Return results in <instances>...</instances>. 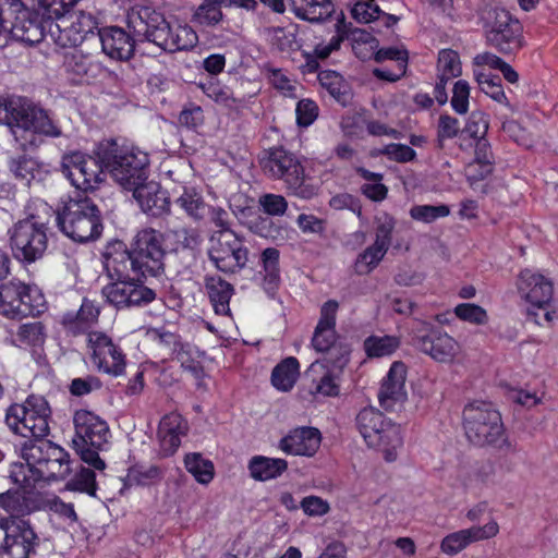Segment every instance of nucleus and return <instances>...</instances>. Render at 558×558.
<instances>
[{"label":"nucleus","instance_id":"obj_57","mask_svg":"<svg viewBox=\"0 0 558 558\" xmlns=\"http://www.w3.org/2000/svg\"><path fill=\"white\" fill-rule=\"evenodd\" d=\"M487 131L488 120L486 116L482 111H473L470 114L465 126L462 129L461 134H466L476 142L478 140H484Z\"/></svg>","mask_w":558,"mask_h":558},{"label":"nucleus","instance_id":"obj_43","mask_svg":"<svg viewBox=\"0 0 558 558\" xmlns=\"http://www.w3.org/2000/svg\"><path fill=\"white\" fill-rule=\"evenodd\" d=\"M295 15L302 20L319 23L331 17L335 13L333 2H291Z\"/></svg>","mask_w":558,"mask_h":558},{"label":"nucleus","instance_id":"obj_27","mask_svg":"<svg viewBox=\"0 0 558 558\" xmlns=\"http://www.w3.org/2000/svg\"><path fill=\"white\" fill-rule=\"evenodd\" d=\"M322 435L315 427H298L280 440V449L289 454L312 457L320 446Z\"/></svg>","mask_w":558,"mask_h":558},{"label":"nucleus","instance_id":"obj_58","mask_svg":"<svg viewBox=\"0 0 558 558\" xmlns=\"http://www.w3.org/2000/svg\"><path fill=\"white\" fill-rule=\"evenodd\" d=\"M259 206L266 216H282L288 209V203L282 195L264 194L258 199Z\"/></svg>","mask_w":558,"mask_h":558},{"label":"nucleus","instance_id":"obj_54","mask_svg":"<svg viewBox=\"0 0 558 558\" xmlns=\"http://www.w3.org/2000/svg\"><path fill=\"white\" fill-rule=\"evenodd\" d=\"M450 214V208L445 205H416L410 209V216L414 220L430 223L438 218L447 217Z\"/></svg>","mask_w":558,"mask_h":558},{"label":"nucleus","instance_id":"obj_12","mask_svg":"<svg viewBox=\"0 0 558 558\" xmlns=\"http://www.w3.org/2000/svg\"><path fill=\"white\" fill-rule=\"evenodd\" d=\"M44 296L17 279L0 284V314L8 318L35 316L44 311Z\"/></svg>","mask_w":558,"mask_h":558},{"label":"nucleus","instance_id":"obj_7","mask_svg":"<svg viewBox=\"0 0 558 558\" xmlns=\"http://www.w3.org/2000/svg\"><path fill=\"white\" fill-rule=\"evenodd\" d=\"M73 422L75 436L72 442L75 451L85 463L96 470H105L106 463L99 457V451L108 444L110 432L107 422L87 410L76 411Z\"/></svg>","mask_w":558,"mask_h":558},{"label":"nucleus","instance_id":"obj_17","mask_svg":"<svg viewBox=\"0 0 558 558\" xmlns=\"http://www.w3.org/2000/svg\"><path fill=\"white\" fill-rule=\"evenodd\" d=\"M210 242L208 257L219 271L231 275L246 266L248 250L234 232H218Z\"/></svg>","mask_w":558,"mask_h":558},{"label":"nucleus","instance_id":"obj_1","mask_svg":"<svg viewBox=\"0 0 558 558\" xmlns=\"http://www.w3.org/2000/svg\"><path fill=\"white\" fill-rule=\"evenodd\" d=\"M0 121L5 122L22 150L35 149L38 146V135H62L49 111L25 96L0 97Z\"/></svg>","mask_w":558,"mask_h":558},{"label":"nucleus","instance_id":"obj_49","mask_svg":"<svg viewBox=\"0 0 558 558\" xmlns=\"http://www.w3.org/2000/svg\"><path fill=\"white\" fill-rule=\"evenodd\" d=\"M400 345L395 336H369L364 340V350L369 357H383L392 354Z\"/></svg>","mask_w":558,"mask_h":558},{"label":"nucleus","instance_id":"obj_23","mask_svg":"<svg viewBox=\"0 0 558 558\" xmlns=\"http://www.w3.org/2000/svg\"><path fill=\"white\" fill-rule=\"evenodd\" d=\"M498 531L499 526L496 521H489L484 526H471L460 530L444 537L440 549L442 553L453 556L472 543L494 537Z\"/></svg>","mask_w":558,"mask_h":558},{"label":"nucleus","instance_id":"obj_37","mask_svg":"<svg viewBox=\"0 0 558 558\" xmlns=\"http://www.w3.org/2000/svg\"><path fill=\"white\" fill-rule=\"evenodd\" d=\"M473 162L480 163V167H482V174H476L474 172V166H466L465 175L471 184L484 180L493 172L495 160L494 155L492 153L490 144L486 138L478 140L475 142Z\"/></svg>","mask_w":558,"mask_h":558},{"label":"nucleus","instance_id":"obj_50","mask_svg":"<svg viewBox=\"0 0 558 558\" xmlns=\"http://www.w3.org/2000/svg\"><path fill=\"white\" fill-rule=\"evenodd\" d=\"M175 204L195 220L203 219L207 209L202 195L193 189H184L183 193L175 199Z\"/></svg>","mask_w":558,"mask_h":558},{"label":"nucleus","instance_id":"obj_5","mask_svg":"<svg viewBox=\"0 0 558 558\" xmlns=\"http://www.w3.org/2000/svg\"><path fill=\"white\" fill-rule=\"evenodd\" d=\"M57 225L63 234L78 243L98 239L104 229L98 206L80 192L58 209Z\"/></svg>","mask_w":558,"mask_h":558},{"label":"nucleus","instance_id":"obj_22","mask_svg":"<svg viewBox=\"0 0 558 558\" xmlns=\"http://www.w3.org/2000/svg\"><path fill=\"white\" fill-rule=\"evenodd\" d=\"M12 4L23 7V9L19 11L15 21L10 28L12 37L27 45H34L41 41L45 36L44 23H51V20H44L39 3L37 2L36 9L34 8L36 16H33V13L24 2H12Z\"/></svg>","mask_w":558,"mask_h":558},{"label":"nucleus","instance_id":"obj_56","mask_svg":"<svg viewBox=\"0 0 558 558\" xmlns=\"http://www.w3.org/2000/svg\"><path fill=\"white\" fill-rule=\"evenodd\" d=\"M438 73H445L447 77L461 75V62L458 52L451 49H442L438 53Z\"/></svg>","mask_w":558,"mask_h":558},{"label":"nucleus","instance_id":"obj_53","mask_svg":"<svg viewBox=\"0 0 558 558\" xmlns=\"http://www.w3.org/2000/svg\"><path fill=\"white\" fill-rule=\"evenodd\" d=\"M387 251H388L387 247H385L376 242L373 245L368 246L366 250H364L359 255V257L356 259L357 271L359 272L371 271L384 258Z\"/></svg>","mask_w":558,"mask_h":558},{"label":"nucleus","instance_id":"obj_24","mask_svg":"<svg viewBox=\"0 0 558 558\" xmlns=\"http://www.w3.org/2000/svg\"><path fill=\"white\" fill-rule=\"evenodd\" d=\"M405 377L407 367L404 363L393 362L378 392L379 403L386 411L393 410L396 404L403 403L407 400Z\"/></svg>","mask_w":558,"mask_h":558},{"label":"nucleus","instance_id":"obj_14","mask_svg":"<svg viewBox=\"0 0 558 558\" xmlns=\"http://www.w3.org/2000/svg\"><path fill=\"white\" fill-rule=\"evenodd\" d=\"M486 20L487 45L504 54L514 53L523 47V27L509 11L495 8L488 12Z\"/></svg>","mask_w":558,"mask_h":558},{"label":"nucleus","instance_id":"obj_11","mask_svg":"<svg viewBox=\"0 0 558 558\" xmlns=\"http://www.w3.org/2000/svg\"><path fill=\"white\" fill-rule=\"evenodd\" d=\"M8 235L12 255L22 263L40 259L48 246L47 227L34 216L15 222Z\"/></svg>","mask_w":558,"mask_h":558},{"label":"nucleus","instance_id":"obj_42","mask_svg":"<svg viewBox=\"0 0 558 558\" xmlns=\"http://www.w3.org/2000/svg\"><path fill=\"white\" fill-rule=\"evenodd\" d=\"M177 243L181 248L175 250V254L190 260L185 268H190L196 259V252L202 243V236L196 229L180 228L172 231Z\"/></svg>","mask_w":558,"mask_h":558},{"label":"nucleus","instance_id":"obj_4","mask_svg":"<svg viewBox=\"0 0 558 558\" xmlns=\"http://www.w3.org/2000/svg\"><path fill=\"white\" fill-rule=\"evenodd\" d=\"M44 20H51L49 36L61 48L76 47L98 27L97 19L75 8L77 2H38Z\"/></svg>","mask_w":558,"mask_h":558},{"label":"nucleus","instance_id":"obj_21","mask_svg":"<svg viewBox=\"0 0 558 558\" xmlns=\"http://www.w3.org/2000/svg\"><path fill=\"white\" fill-rule=\"evenodd\" d=\"M106 170L99 158L96 156L86 157L80 153L66 157L63 162V173L71 183L78 190H94L101 181L100 175Z\"/></svg>","mask_w":558,"mask_h":558},{"label":"nucleus","instance_id":"obj_15","mask_svg":"<svg viewBox=\"0 0 558 558\" xmlns=\"http://www.w3.org/2000/svg\"><path fill=\"white\" fill-rule=\"evenodd\" d=\"M38 546L39 537L28 521L0 520V558H29Z\"/></svg>","mask_w":558,"mask_h":558},{"label":"nucleus","instance_id":"obj_38","mask_svg":"<svg viewBox=\"0 0 558 558\" xmlns=\"http://www.w3.org/2000/svg\"><path fill=\"white\" fill-rule=\"evenodd\" d=\"M307 376L312 377L313 383H316L315 390L326 397H336L339 395L340 387L338 378L327 369L324 362L316 361L311 364L307 369Z\"/></svg>","mask_w":558,"mask_h":558},{"label":"nucleus","instance_id":"obj_26","mask_svg":"<svg viewBox=\"0 0 558 558\" xmlns=\"http://www.w3.org/2000/svg\"><path fill=\"white\" fill-rule=\"evenodd\" d=\"M102 51L111 59L129 60L137 43H141L134 34L131 36L118 26L105 27L99 31Z\"/></svg>","mask_w":558,"mask_h":558},{"label":"nucleus","instance_id":"obj_51","mask_svg":"<svg viewBox=\"0 0 558 558\" xmlns=\"http://www.w3.org/2000/svg\"><path fill=\"white\" fill-rule=\"evenodd\" d=\"M46 338L45 326L40 322L23 324L16 332L20 345L40 347Z\"/></svg>","mask_w":558,"mask_h":558},{"label":"nucleus","instance_id":"obj_9","mask_svg":"<svg viewBox=\"0 0 558 558\" xmlns=\"http://www.w3.org/2000/svg\"><path fill=\"white\" fill-rule=\"evenodd\" d=\"M259 163L268 177L282 180L291 194L304 199L315 195L314 186L306 183L304 167L293 153L274 147L263 153Z\"/></svg>","mask_w":558,"mask_h":558},{"label":"nucleus","instance_id":"obj_55","mask_svg":"<svg viewBox=\"0 0 558 558\" xmlns=\"http://www.w3.org/2000/svg\"><path fill=\"white\" fill-rule=\"evenodd\" d=\"M10 169L14 173L16 179L29 184L32 180L39 173L37 162L29 157L22 156L17 159H12L10 162Z\"/></svg>","mask_w":558,"mask_h":558},{"label":"nucleus","instance_id":"obj_30","mask_svg":"<svg viewBox=\"0 0 558 558\" xmlns=\"http://www.w3.org/2000/svg\"><path fill=\"white\" fill-rule=\"evenodd\" d=\"M198 43V36L195 31L187 25H178L172 28L167 23V27L158 32L156 45L165 51L175 52L180 50H190Z\"/></svg>","mask_w":558,"mask_h":558},{"label":"nucleus","instance_id":"obj_13","mask_svg":"<svg viewBox=\"0 0 558 558\" xmlns=\"http://www.w3.org/2000/svg\"><path fill=\"white\" fill-rule=\"evenodd\" d=\"M163 234L153 228L140 230L131 245L132 270L143 277H156L163 270Z\"/></svg>","mask_w":558,"mask_h":558},{"label":"nucleus","instance_id":"obj_19","mask_svg":"<svg viewBox=\"0 0 558 558\" xmlns=\"http://www.w3.org/2000/svg\"><path fill=\"white\" fill-rule=\"evenodd\" d=\"M101 294L109 304L118 310L146 305L156 298V293L151 289L128 280V278L111 280L101 289Z\"/></svg>","mask_w":558,"mask_h":558},{"label":"nucleus","instance_id":"obj_60","mask_svg":"<svg viewBox=\"0 0 558 558\" xmlns=\"http://www.w3.org/2000/svg\"><path fill=\"white\" fill-rule=\"evenodd\" d=\"M173 355L180 362L181 366L189 371L195 378L199 379L203 377V366L198 361L193 359L190 344L184 343L180 345L179 349H175Z\"/></svg>","mask_w":558,"mask_h":558},{"label":"nucleus","instance_id":"obj_3","mask_svg":"<svg viewBox=\"0 0 558 558\" xmlns=\"http://www.w3.org/2000/svg\"><path fill=\"white\" fill-rule=\"evenodd\" d=\"M463 428L475 446L492 447L506 454L520 451L517 441L507 436L500 413L490 403H469L463 410Z\"/></svg>","mask_w":558,"mask_h":558},{"label":"nucleus","instance_id":"obj_32","mask_svg":"<svg viewBox=\"0 0 558 558\" xmlns=\"http://www.w3.org/2000/svg\"><path fill=\"white\" fill-rule=\"evenodd\" d=\"M105 268L110 280L126 279L129 277L128 269L132 268V251L118 241L107 247L104 254Z\"/></svg>","mask_w":558,"mask_h":558},{"label":"nucleus","instance_id":"obj_31","mask_svg":"<svg viewBox=\"0 0 558 558\" xmlns=\"http://www.w3.org/2000/svg\"><path fill=\"white\" fill-rule=\"evenodd\" d=\"M185 430V423L179 414L171 413L161 418L157 435L163 456H171L178 450Z\"/></svg>","mask_w":558,"mask_h":558},{"label":"nucleus","instance_id":"obj_52","mask_svg":"<svg viewBox=\"0 0 558 558\" xmlns=\"http://www.w3.org/2000/svg\"><path fill=\"white\" fill-rule=\"evenodd\" d=\"M66 489L86 493L93 497L96 496L97 483L95 472L82 466L74 477L66 483Z\"/></svg>","mask_w":558,"mask_h":558},{"label":"nucleus","instance_id":"obj_2","mask_svg":"<svg viewBox=\"0 0 558 558\" xmlns=\"http://www.w3.org/2000/svg\"><path fill=\"white\" fill-rule=\"evenodd\" d=\"M97 156L114 182L131 191L148 179V154L135 146H120L116 140H104L95 149Z\"/></svg>","mask_w":558,"mask_h":558},{"label":"nucleus","instance_id":"obj_64","mask_svg":"<svg viewBox=\"0 0 558 558\" xmlns=\"http://www.w3.org/2000/svg\"><path fill=\"white\" fill-rule=\"evenodd\" d=\"M381 13L376 2H354L351 9L353 19L359 23H371Z\"/></svg>","mask_w":558,"mask_h":558},{"label":"nucleus","instance_id":"obj_39","mask_svg":"<svg viewBox=\"0 0 558 558\" xmlns=\"http://www.w3.org/2000/svg\"><path fill=\"white\" fill-rule=\"evenodd\" d=\"M0 507L11 515L23 517L34 511L36 505L25 490L9 489L0 494Z\"/></svg>","mask_w":558,"mask_h":558},{"label":"nucleus","instance_id":"obj_47","mask_svg":"<svg viewBox=\"0 0 558 558\" xmlns=\"http://www.w3.org/2000/svg\"><path fill=\"white\" fill-rule=\"evenodd\" d=\"M474 77L483 93L499 104H504L512 110L506 94L504 92L501 80L498 75H493L484 71H474Z\"/></svg>","mask_w":558,"mask_h":558},{"label":"nucleus","instance_id":"obj_61","mask_svg":"<svg viewBox=\"0 0 558 558\" xmlns=\"http://www.w3.org/2000/svg\"><path fill=\"white\" fill-rule=\"evenodd\" d=\"M459 133L460 123L458 119L448 114H441L439 117L437 128V142L439 147L444 146V141L451 140Z\"/></svg>","mask_w":558,"mask_h":558},{"label":"nucleus","instance_id":"obj_44","mask_svg":"<svg viewBox=\"0 0 558 558\" xmlns=\"http://www.w3.org/2000/svg\"><path fill=\"white\" fill-rule=\"evenodd\" d=\"M299 376V361L295 357H287L279 363L271 373L272 385L282 391H289L294 386Z\"/></svg>","mask_w":558,"mask_h":558},{"label":"nucleus","instance_id":"obj_18","mask_svg":"<svg viewBox=\"0 0 558 558\" xmlns=\"http://www.w3.org/2000/svg\"><path fill=\"white\" fill-rule=\"evenodd\" d=\"M93 365L108 375L120 376L125 369V355L105 332L90 331L87 337Z\"/></svg>","mask_w":558,"mask_h":558},{"label":"nucleus","instance_id":"obj_46","mask_svg":"<svg viewBox=\"0 0 558 558\" xmlns=\"http://www.w3.org/2000/svg\"><path fill=\"white\" fill-rule=\"evenodd\" d=\"M163 477V470L158 465L136 464L129 469L125 485L146 486L155 484Z\"/></svg>","mask_w":558,"mask_h":558},{"label":"nucleus","instance_id":"obj_28","mask_svg":"<svg viewBox=\"0 0 558 558\" xmlns=\"http://www.w3.org/2000/svg\"><path fill=\"white\" fill-rule=\"evenodd\" d=\"M518 289L527 302L542 308L553 298V283L541 274L529 269L521 271Z\"/></svg>","mask_w":558,"mask_h":558},{"label":"nucleus","instance_id":"obj_20","mask_svg":"<svg viewBox=\"0 0 558 558\" xmlns=\"http://www.w3.org/2000/svg\"><path fill=\"white\" fill-rule=\"evenodd\" d=\"M167 23L163 13L147 3H136L126 14L128 28L141 43L149 41L156 45L157 34L167 27Z\"/></svg>","mask_w":558,"mask_h":558},{"label":"nucleus","instance_id":"obj_16","mask_svg":"<svg viewBox=\"0 0 558 558\" xmlns=\"http://www.w3.org/2000/svg\"><path fill=\"white\" fill-rule=\"evenodd\" d=\"M411 344L440 363L451 362L459 352L458 342L440 328L421 322L412 329Z\"/></svg>","mask_w":558,"mask_h":558},{"label":"nucleus","instance_id":"obj_59","mask_svg":"<svg viewBox=\"0 0 558 558\" xmlns=\"http://www.w3.org/2000/svg\"><path fill=\"white\" fill-rule=\"evenodd\" d=\"M456 315L465 322L482 325L487 322V313L480 305L473 303L459 304L454 308Z\"/></svg>","mask_w":558,"mask_h":558},{"label":"nucleus","instance_id":"obj_34","mask_svg":"<svg viewBox=\"0 0 558 558\" xmlns=\"http://www.w3.org/2000/svg\"><path fill=\"white\" fill-rule=\"evenodd\" d=\"M100 314L93 301L84 299L77 312H69L62 317V325L73 335L84 332L98 320Z\"/></svg>","mask_w":558,"mask_h":558},{"label":"nucleus","instance_id":"obj_29","mask_svg":"<svg viewBox=\"0 0 558 558\" xmlns=\"http://www.w3.org/2000/svg\"><path fill=\"white\" fill-rule=\"evenodd\" d=\"M312 344L316 351L328 354L326 362L333 367L342 368L348 363L349 349L337 343L335 328L316 326Z\"/></svg>","mask_w":558,"mask_h":558},{"label":"nucleus","instance_id":"obj_36","mask_svg":"<svg viewBox=\"0 0 558 558\" xmlns=\"http://www.w3.org/2000/svg\"><path fill=\"white\" fill-rule=\"evenodd\" d=\"M288 468L283 459L267 458L264 456L253 457L248 463L251 476L256 481H268L280 476Z\"/></svg>","mask_w":558,"mask_h":558},{"label":"nucleus","instance_id":"obj_45","mask_svg":"<svg viewBox=\"0 0 558 558\" xmlns=\"http://www.w3.org/2000/svg\"><path fill=\"white\" fill-rule=\"evenodd\" d=\"M245 225L250 231L265 239L282 241L286 238V229L268 216H253Z\"/></svg>","mask_w":558,"mask_h":558},{"label":"nucleus","instance_id":"obj_10","mask_svg":"<svg viewBox=\"0 0 558 558\" xmlns=\"http://www.w3.org/2000/svg\"><path fill=\"white\" fill-rule=\"evenodd\" d=\"M50 408L41 396H29L23 404H12L5 414L8 427L24 438L41 439L49 434Z\"/></svg>","mask_w":558,"mask_h":558},{"label":"nucleus","instance_id":"obj_40","mask_svg":"<svg viewBox=\"0 0 558 558\" xmlns=\"http://www.w3.org/2000/svg\"><path fill=\"white\" fill-rule=\"evenodd\" d=\"M320 85L341 105L345 106L351 98V87L343 76L331 70L318 73Z\"/></svg>","mask_w":558,"mask_h":558},{"label":"nucleus","instance_id":"obj_33","mask_svg":"<svg viewBox=\"0 0 558 558\" xmlns=\"http://www.w3.org/2000/svg\"><path fill=\"white\" fill-rule=\"evenodd\" d=\"M205 289L217 315L230 314V300L234 293L233 286L219 276H206Z\"/></svg>","mask_w":558,"mask_h":558},{"label":"nucleus","instance_id":"obj_62","mask_svg":"<svg viewBox=\"0 0 558 558\" xmlns=\"http://www.w3.org/2000/svg\"><path fill=\"white\" fill-rule=\"evenodd\" d=\"M470 85L466 81L456 82L452 90L451 106L459 114H464L469 109Z\"/></svg>","mask_w":558,"mask_h":558},{"label":"nucleus","instance_id":"obj_25","mask_svg":"<svg viewBox=\"0 0 558 558\" xmlns=\"http://www.w3.org/2000/svg\"><path fill=\"white\" fill-rule=\"evenodd\" d=\"M131 191L143 213L153 217H160L169 211L170 199L168 193L162 190L159 183L146 180Z\"/></svg>","mask_w":558,"mask_h":558},{"label":"nucleus","instance_id":"obj_8","mask_svg":"<svg viewBox=\"0 0 558 558\" xmlns=\"http://www.w3.org/2000/svg\"><path fill=\"white\" fill-rule=\"evenodd\" d=\"M355 422L368 447L379 449L387 462L396 461L398 449L403 444L400 426L386 420L384 414L373 407L362 409Z\"/></svg>","mask_w":558,"mask_h":558},{"label":"nucleus","instance_id":"obj_63","mask_svg":"<svg viewBox=\"0 0 558 558\" xmlns=\"http://www.w3.org/2000/svg\"><path fill=\"white\" fill-rule=\"evenodd\" d=\"M502 131L517 144L530 148L533 146L531 134L514 120L502 122Z\"/></svg>","mask_w":558,"mask_h":558},{"label":"nucleus","instance_id":"obj_48","mask_svg":"<svg viewBox=\"0 0 558 558\" xmlns=\"http://www.w3.org/2000/svg\"><path fill=\"white\" fill-rule=\"evenodd\" d=\"M185 469L201 484H208L214 478V464L205 459L202 453H187L184 458Z\"/></svg>","mask_w":558,"mask_h":558},{"label":"nucleus","instance_id":"obj_6","mask_svg":"<svg viewBox=\"0 0 558 558\" xmlns=\"http://www.w3.org/2000/svg\"><path fill=\"white\" fill-rule=\"evenodd\" d=\"M22 458L35 482L64 480L71 472L69 453L49 440H27L22 447Z\"/></svg>","mask_w":558,"mask_h":558},{"label":"nucleus","instance_id":"obj_41","mask_svg":"<svg viewBox=\"0 0 558 558\" xmlns=\"http://www.w3.org/2000/svg\"><path fill=\"white\" fill-rule=\"evenodd\" d=\"M230 7L235 3L247 10H254L256 2H202L194 12L195 23L205 26H215L222 20L221 4Z\"/></svg>","mask_w":558,"mask_h":558},{"label":"nucleus","instance_id":"obj_35","mask_svg":"<svg viewBox=\"0 0 558 558\" xmlns=\"http://www.w3.org/2000/svg\"><path fill=\"white\" fill-rule=\"evenodd\" d=\"M279 257L280 253L275 247L265 248L260 255L264 270L263 288L271 298L275 296L280 284Z\"/></svg>","mask_w":558,"mask_h":558}]
</instances>
